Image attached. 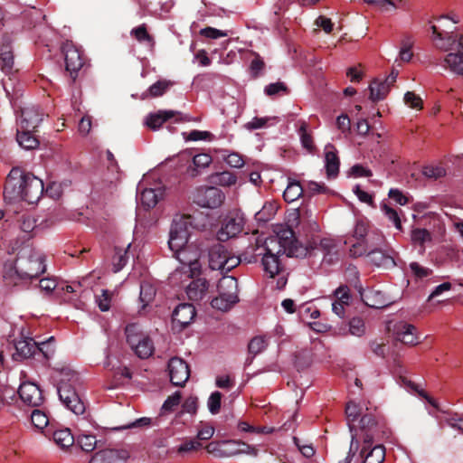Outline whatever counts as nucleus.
<instances>
[{
  "mask_svg": "<svg viewBox=\"0 0 463 463\" xmlns=\"http://www.w3.org/2000/svg\"><path fill=\"white\" fill-rule=\"evenodd\" d=\"M77 444L83 451L90 452L96 448L97 439L93 435L81 434L77 439Z\"/></svg>",
  "mask_w": 463,
  "mask_h": 463,
  "instance_id": "45",
  "label": "nucleus"
},
{
  "mask_svg": "<svg viewBox=\"0 0 463 463\" xmlns=\"http://www.w3.org/2000/svg\"><path fill=\"white\" fill-rule=\"evenodd\" d=\"M348 326L349 333L354 336H362L365 333V325L361 317H353Z\"/></svg>",
  "mask_w": 463,
  "mask_h": 463,
  "instance_id": "50",
  "label": "nucleus"
},
{
  "mask_svg": "<svg viewBox=\"0 0 463 463\" xmlns=\"http://www.w3.org/2000/svg\"><path fill=\"white\" fill-rule=\"evenodd\" d=\"M345 415H346V420H347L348 425L350 427V430L352 431V430H353L352 424L354 421H356V420L358 419V417L360 415V409H359L358 405L353 402H349L345 407Z\"/></svg>",
  "mask_w": 463,
  "mask_h": 463,
  "instance_id": "52",
  "label": "nucleus"
},
{
  "mask_svg": "<svg viewBox=\"0 0 463 463\" xmlns=\"http://www.w3.org/2000/svg\"><path fill=\"white\" fill-rule=\"evenodd\" d=\"M218 292L219 295L211 302L212 307L223 312L228 311L239 302L238 280L234 277L224 276L219 280Z\"/></svg>",
  "mask_w": 463,
  "mask_h": 463,
  "instance_id": "6",
  "label": "nucleus"
},
{
  "mask_svg": "<svg viewBox=\"0 0 463 463\" xmlns=\"http://www.w3.org/2000/svg\"><path fill=\"white\" fill-rule=\"evenodd\" d=\"M279 255H265L261 259L263 269L270 278H274L282 269Z\"/></svg>",
  "mask_w": 463,
  "mask_h": 463,
  "instance_id": "29",
  "label": "nucleus"
},
{
  "mask_svg": "<svg viewBox=\"0 0 463 463\" xmlns=\"http://www.w3.org/2000/svg\"><path fill=\"white\" fill-rule=\"evenodd\" d=\"M410 269L416 279H424L432 274V269L422 267L418 262L410 263Z\"/></svg>",
  "mask_w": 463,
  "mask_h": 463,
  "instance_id": "63",
  "label": "nucleus"
},
{
  "mask_svg": "<svg viewBox=\"0 0 463 463\" xmlns=\"http://www.w3.org/2000/svg\"><path fill=\"white\" fill-rule=\"evenodd\" d=\"M181 398V392H175L172 395L168 396V398L163 403L161 410L164 412L173 411L179 405Z\"/></svg>",
  "mask_w": 463,
  "mask_h": 463,
  "instance_id": "56",
  "label": "nucleus"
},
{
  "mask_svg": "<svg viewBox=\"0 0 463 463\" xmlns=\"http://www.w3.org/2000/svg\"><path fill=\"white\" fill-rule=\"evenodd\" d=\"M244 227V219L238 213H229L222 221L216 238L218 241H226L240 234Z\"/></svg>",
  "mask_w": 463,
  "mask_h": 463,
  "instance_id": "10",
  "label": "nucleus"
},
{
  "mask_svg": "<svg viewBox=\"0 0 463 463\" xmlns=\"http://www.w3.org/2000/svg\"><path fill=\"white\" fill-rule=\"evenodd\" d=\"M303 192V187L299 182L291 181L288 183L287 188L285 189L283 197L285 201L292 203L298 200L302 195Z\"/></svg>",
  "mask_w": 463,
  "mask_h": 463,
  "instance_id": "36",
  "label": "nucleus"
},
{
  "mask_svg": "<svg viewBox=\"0 0 463 463\" xmlns=\"http://www.w3.org/2000/svg\"><path fill=\"white\" fill-rule=\"evenodd\" d=\"M36 130H24L17 131L16 139L19 145L24 149L31 150L38 147L39 140L33 136Z\"/></svg>",
  "mask_w": 463,
  "mask_h": 463,
  "instance_id": "31",
  "label": "nucleus"
},
{
  "mask_svg": "<svg viewBox=\"0 0 463 463\" xmlns=\"http://www.w3.org/2000/svg\"><path fill=\"white\" fill-rule=\"evenodd\" d=\"M193 216L190 214L176 215L171 223L168 246L170 250L180 249L189 243L190 230L193 228Z\"/></svg>",
  "mask_w": 463,
  "mask_h": 463,
  "instance_id": "7",
  "label": "nucleus"
},
{
  "mask_svg": "<svg viewBox=\"0 0 463 463\" xmlns=\"http://www.w3.org/2000/svg\"><path fill=\"white\" fill-rule=\"evenodd\" d=\"M208 288V281L205 279L198 278L192 280L186 288V294L189 299L197 301L203 298Z\"/></svg>",
  "mask_w": 463,
  "mask_h": 463,
  "instance_id": "24",
  "label": "nucleus"
},
{
  "mask_svg": "<svg viewBox=\"0 0 463 463\" xmlns=\"http://www.w3.org/2000/svg\"><path fill=\"white\" fill-rule=\"evenodd\" d=\"M44 113L37 106H29L21 109V129L36 130L43 121Z\"/></svg>",
  "mask_w": 463,
  "mask_h": 463,
  "instance_id": "16",
  "label": "nucleus"
},
{
  "mask_svg": "<svg viewBox=\"0 0 463 463\" xmlns=\"http://www.w3.org/2000/svg\"><path fill=\"white\" fill-rule=\"evenodd\" d=\"M211 178L212 183L222 186H231L237 181V176L229 171L216 173L213 175Z\"/></svg>",
  "mask_w": 463,
  "mask_h": 463,
  "instance_id": "37",
  "label": "nucleus"
},
{
  "mask_svg": "<svg viewBox=\"0 0 463 463\" xmlns=\"http://www.w3.org/2000/svg\"><path fill=\"white\" fill-rule=\"evenodd\" d=\"M306 247L308 249L307 254H311L315 250H319L324 256V261L327 264H334L339 260L337 244L333 239L323 238L318 243L314 241L309 247Z\"/></svg>",
  "mask_w": 463,
  "mask_h": 463,
  "instance_id": "15",
  "label": "nucleus"
},
{
  "mask_svg": "<svg viewBox=\"0 0 463 463\" xmlns=\"http://www.w3.org/2000/svg\"><path fill=\"white\" fill-rule=\"evenodd\" d=\"M334 297L336 300L349 306L352 301V296L350 293V288L346 285L339 286L334 291Z\"/></svg>",
  "mask_w": 463,
  "mask_h": 463,
  "instance_id": "55",
  "label": "nucleus"
},
{
  "mask_svg": "<svg viewBox=\"0 0 463 463\" xmlns=\"http://www.w3.org/2000/svg\"><path fill=\"white\" fill-rule=\"evenodd\" d=\"M168 371L170 381L175 386H184L190 376L187 363L179 357H173L169 360Z\"/></svg>",
  "mask_w": 463,
  "mask_h": 463,
  "instance_id": "14",
  "label": "nucleus"
},
{
  "mask_svg": "<svg viewBox=\"0 0 463 463\" xmlns=\"http://www.w3.org/2000/svg\"><path fill=\"white\" fill-rule=\"evenodd\" d=\"M130 244H128L127 248H128ZM128 260V249L124 250L119 247H115L114 255L112 257L113 271L118 272L119 270H121L127 264Z\"/></svg>",
  "mask_w": 463,
  "mask_h": 463,
  "instance_id": "35",
  "label": "nucleus"
},
{
  "mask_svg": "<svg viewBox=\"0 0 463 463\" xmlns=\"http://www.w3.org/2000/svg\"><path fill=\"white\" fill-rule=\"evenodd\" d=\"M156 292L155 287L150 283H142L140 285L139 299L143 303V308L154 300Z\"/></svg>",
  "mask_w": 463,
  "mask_h": 463,
  "instance_id": "41",
  "label": "nucleus"
},
{
  "mask_svg": "<svg viewBox=\"0 0 463 463\" xmlns=\"http://www.w3.org/2000/svg\"><path fill=\"white\" fill-rule=\"evenodd\" d=\"M431 30L436 39L443 42L441 43H437L439 48H449L454 51L446 55L441 65L449 68L452 72L463 76V36L455 39L449 35V32L445 33L439 32L437 25H432Z\"/></svg>",
  "mask_w": 463,
  "mask_h": 463,
  "instance_id": "5",
  "label": "nucleus"
},
{
  "mask_svg": "<svg viewBox=\"0 0 463 463\" xmlns=\"http://www.w3.org/2000/svg\"><path fill=\"white\" fill-rule=\"evenodd\" d=\"M173 82L168 80H160L152 84L146 91L141 95L142 99L158 98L163 96L167 90L173 86Z\"/></svg>",
  "mask_w": 463,
  "mask_h": 463,
  "instance_id": "26",
  "label": "nucleus"
},
{
  "mask_svg": "<svg viewBox=\"0 0 463 463\" xmlns=\"http://www.w3.org/2000/svg\"><path fill=\"white\" fill-rule=\"evenodd\" d=\"M130 34L139 43H146L150 46H153L155 43L154 38L148 33L145 24L133 28Z\"/></svg>",
  "mask_w": 463,
  "mask_h": 463,
  "instance_id": "38",
  "label": "nucleus"
},
{
  "mask_svg": "<svg viewBox=\"0 0 463 463\" xmlns=\"http://www.w3.org/2000/svg\"><path fill=\"white\" fill-rule=\"evenodd\" d=\"M238 454H248L251 456H257L258 449L242 441H222V457H232Z\"/></svg>",
  "mask_w": 463,
  "mask_h": 463,
  "instance_id": "20",
  "label": "nucleus"
},
{
  "mask_svg": "<svg viewBox=\"0 0 463 463\" xmlns=\"http://www.w3.org/2000/svg\"><path fill=\"white\" fill-rule=\"evenodd\" d=\"M53 341L54 337L51 336L47 341L38 343L37 354H42L46 360L50 359L54 354Z\"/></svg>",
  "mask_w": 463,
  "mask_h": 463,
  "instance_id": "47",
  "label": "nucleus"
},
{
  "mask_svg": "<svg viewBox=\"0 0 463 463\" xmlns=\"http://www.w3.org/2000/svg\"><path fill=\"white\" fill-rule=\"evenodd\" d=\"M308 249L303 246L296 238L294 231L289 227L281 226L276 231V235L266 239L264 242L265 255L286 254L287 257H306Z\"/></svg>",
  "mask_w": 463,
  "mask_h": 463,
  "instance_id": "2",
  "label": "nucleus"
},
{
  "mask_svg": "<svg viewBox=\"0 0 463 463\" xmlns=\"http://www.w3.org/2000/svg\"><path fill=\"white\" fill-rule=\"evenodd\" d=\"M125 334L127 342L133 350L140 342L146 339L148 335L145 334L138 324H129L126 326Z\"/></svg>",
  "mask_w": 463,
  "mask_h": 463,
  "instance_id": "25",
  "label": "nucleus"
},
{
  "mask_svg": "<svg viewBox=\"0 0 463 463\" xmlns=\"http://www.w3.org/2000/svg\"><path fill=\"white\" fill-rule=\"evenodd\" d=\"M243 259L241 257L237 256H231L229 253L226 256L225 263L223 265V273H228L232 269H233L235 267H237L242 260L247 261L248 263H250L253 261L252 259H254L253 256L250 258H248L246 254H243Z\"/></svg>",
  "mask_w": 463,
  "mask_h": 463,
  "instance_id": "43",
  "label": "nucleus"
},
{
  "mask_svg": "<svg viewBox=\"0 0 463 463\" xmlns=\"http://www.w3.org/2000/svg\"><path fill=\"white\" fill-rule=\"evenodd\" d=\"M128 457V454L126 450L108 449L95 453L90 463H121Z\"/></svg>",
  "mask_w": 463,
  "mask_h": 463,
  "instance_id": "21",
  "label": "nucleus"
},
{
  "mask_svg": "<svg viewBox=\"0 0 463 463\" xmlns=\"http://www.w3.org/2000/svg\"><path fill=\"white\" fill-rule=\"evenodd\" d=\"M222 394L220 392H213L207 402V406L212 414L220 412Z\"/></svg>",
  "mask_w": 463,
  "mask_h": 463,
  "instance_id": "54",
  "label": "nucleus"
},
{
  "mask_svg": "<svg viewBox=\"0 0 463 463\" xmlns=\"http://www.w3.org/2000/svg\"><path fill=\"white\" fill-rule=\"evenodd\" d=\"M203 448V444L195 439H188L184 441L177 449L179 453H186L191 451H197L198 449Z\"/></svg>",
  "mask_w": 463,
  "mask_h": 463,
  "instance_id": "62",
  "label": "nucleus"
},
{
  "mask_svg": "<svg viewBox=\"0 0 463 463\" xmlns=\"http://www.w3.org/2000/svg\"><path fill=\"white\" fill-rule=\"evenodd\" d=\"M44 260V256L39 251L24 247L17 254L14 272L22 281L36 279L46 270Z\"/></svg>",
  "mask_w": 463,
  "mask_h": 463,
  "instance_id": "3",
  "label": "nucleus"
},
{
  "mask_svg": "<svg viewBox=\"0 0 463 463\" xmlns=\"http://www.w3.org/2000/svg\"><path fill=\"white\" fill-rule=\"evenodd\" d=\"M196 315L194 307L192 304H179L172 314V321L174 325L179 326V330H183L188 326Z\"/></svg>",
  "mask_w": 463,
  "mask_h": 463,
  "instance_id": "19",
  "label": "nucleus"
},
{
  "mask_svg": "<svg viewBox=\"0 0 463 463\" xmlns=\"http://www.w3.org/2000/svg\"><path fill=\"white\" fill-rule=\"evenodd\" d=\"M212 161L213 158L209 154L202 153L195 155L193 157L194 167H190L188 172L192 176H196L199 175V169L209 166Z\"/></svg>",
  "mask_w": 463,
  "mask_h": 463,
  "instance_id": "34",
  "label": "nucleus"
},
{
  "mask_svg": "<svg viewBox=\"0 0 463 463\" xmlns=\"http://www.w3.org/2000/svg\"><path fill=\"white\" fill-rule=\"evenodd\" d=\"M422 173L426 177L437 180L446 175V170L442 165H428Z\"/></svg>",
  "mask_w": 463,
  "mask_h": 463,
  "instance_id": "57",
  "label": "nucleus"
},
{
  "mask_svg": "<svg viewBox=\"0 0 463 463\" xmlns=\"http://www.w3.org/2000/svg\"><path fill=\"white\" fill-rule=\"evenodd\" d=\"M154 344L149 336H147L144 341L140 342V345H137L133 350L136 354L141 358L146 359L152 355L154 352Z\"/></svg>",
  "mask_w": 463,
  "mask_h": 463,
  "instance_id": "39",
  "label": "nucleus"
},
{
  "mask_svg": "<svg viewBox=\"0 0 463 463\" xmlns=\"http://www.w3.org/2000/svg\"><path fill=\"white\" fill-rule=\"evenodd\" d=\"M225 200L224 193L214 186L199 188L194 196V203L203 208H219Z\"/></svg>",
  "mask_w": 463,
  "mask_h": 463,
  "instance_id": "9",
  "label": "nucleus"
},
{
  "mask_svg": "<svg viewBox=\"0 0 463 463\" xmlns=\"http://www.w3.org/2000/svg\"><path fill=\"white\" fill-rule=\"evenodd\" d=\"M96 301L101 311H108L110 307L111 293L108 289H102L101 294L97 296Z\"/></svg>",
  "mask_w": 463,
  "mask_h": 463,
  "instance_id": "61",
  "label": "nucleus"
},
{
  "mask_svg": "<svg viewBox=\"0 0 463 463\" xmlns=\"http://www.w3.org/2000/svg\"><path fill=\"white\" fill-rule=\"evenodd\" d=\"M18 394L23 402L31 407H39L44 402L41 388L31 382L21 383L18 389Z\"/></svg>",
  "mask_w": 463,
  "mask_h": 463,
  "instance_id": "13",
  "label": "nucleus"
},
{
  "mask_svg": "<svg viewBox=\"0 0 463 463\" xmlns=\"http://www.w3.org/2000/svg\"><path fill=\"white\" fill-rule=\"evenodd\" d=\"M366 298V305L373 308H383L390 304V301L385 297V294L380 290L372 289L368 292Z\"/></svg>",
  "mask_w": 463,
  "mask_h": 463,
  "instance_id": "33",
  "label": "nucleus"
},
{
  "mask_svg": "<svg viewBox=\"0 0 463 463\" xmlns=\"http://www.w3.org/2000/svg\"><path fill=\"white\" fill-rule=\"evenodd\" d=\"M370 248L369 241H357L351 246L349 252L352 257L356 258L367 253Z\"/></svg>",
  "mask_w": 463,
  "mask_h": 463,
  "instance_id": "58",
  "label": "nucleus"
},
{
  "mask_svg": "<svg viewBox=\"0 0 463 463\" xmlns=\"http://www.w3.org/2000/svg\"><path fill=\"white\" fill-rule=\"evenodd\" d=\"M276 206L272 203H267L262 209L255 214V218L259 222H268L275 213Z\"/></svg>",
  "mask_w": 463,
  "mask_h": 463,
  "instance_id": "48",
  "label": "nucleus"
},
{
  "mask_svg": "<svg viewBox=\"0 0 463 463\" xmlns=\"http://www.w3.org/2000/svg\"><path fill=\"white\" fill-rule=\"evenodd\" d=\"M369 90L370 99L373 102H377L385 99V97L390 91V87L383 80L380 81L378 79H375L371 82L369 86Z\"/></svg>",
  "mask_w": 463,
  "mask_h": 463,
  "instance_id": "28",
  "label": "nucleus"
},
{
  "mask_svg": "<svg viewBox=\"0 0 463 463\" xmlns=\"http://www.w3.org/2000/svg\"><path fill=\"white\" fill-rule=\"evenodd\" d=\"M264 92L268 96H275L280 93L288 94L289 90L285 83L279 81L275 83H269V85H267L264 89Z\"/></svg>",
  "mask_w": 463,
  "mask_h": 463,
  "instance_id": "53",
  "label": "nucleus"
},
{
  "mask_svg": "<svg viewBox=\"0 0 463 463\" xmlns=\"http://www.w3.org/2000/svg\"><path fill=\"white\" fill-rule=\"evenodd\" d=\"M396 339L405 345H416L419 342L417 328L411 324L401 322L395 326Z\"/></svg>",
  "mask_w": 463,
  "mask_h": 463,
  "instance_id": "23",
  "label": "nucleus"
},
{
  "mask_svg": "<svg viewBox=\"0 0 463 463\" xmlns=\"http://www.w3.org/2000/svg\"><path fill=\"white\" fill-rule=\"evenodd\" d=\"M203 249L208 250L209 267L213 270H220L223 273V265L228 254V250L220 242H214L211 246H203Z\"/></svg>",
  "mask_w": 463,
  "mask_h": 463,
  "instance_id": "17",
  "label": "nucleus"
},
{
  "mask_svg": "<svg viewBox=\"0 0 463 463\" xmlns=\"http://www.w3.org/2000/svg\"><path fill=\"white\" fill-rule=\"evenodd\" d=\"M404 102L406 105H408L410 108L414 109H421L423 108V102L422 99L419 95H416L412 91H407L404 94Z\"/></svg>",
  "mask_w": 463,
  "mask_h": 463,
  "instance_id": "59",
  "label": "nucleus"
},
{
  "mask_svg": "<svg viewBox=\"0 0 463 463\" xmlns=\"http://www.w3.org/2000/svg\"><path fill=\"white\" fill-rule=\"evenodd\" d=\"M359 425L362 431L364 432V438L368 434H373L374 441L379 432V426L375 416L371 412L364 413L360 419Z\"/></svg>",
  "mask_w": 463,
  "mask_h": 463,
  "instance_id": "27",
  "label": "nucleus"
},
{
  "mask_svg": "<svg viewBox=\"0 0 463 463\" xmlns=\"http://www.w3.org/2000/svg\"><path fill=\"white\" fill-rule=\"evenodd\" d=\"M255 58L250 64V72L252 79H257L262 74L265 68V62L258 53H254Z\"/></svg>",
  "mask_w": 463,
  "mask_h": 463,
  "instance_id": "49",
  "label": "nucleus"
},
{
  "mask_svg": "<svg viewBox=\"0 0 463 463\" xmlns=\"http://www.w3.org/2000/svg\"><path fill=\"white\" fill-rule=\"evenodd\" d=\"M140 202L141 204L147 210L154 208L158 202V194H156V190L152 188H146L140 194Z\"/></svg>",
  "mask_w": 463,
  "mask_h": 463,
  "instance_id": "40",
  "label": "nucleus"
},
{
  "mask_svg": "<svg viewBox=\"0 0 463 463\" xmlns=\"http://www.w3.org/2000/svg\"><path fill=\"white\" fill-rule=\"evenodd\" d=\"M52 439L61 449H68L74 444V437L69 429L57 430L52 432Z\"/></svg>",
  "mask_w": 463,
  "mask_h": 463,
  "instance_id": "32",
  "label": "nucleus"
},
{
  "mask_svg": "<svg viewBox=\"0 0 463 463\" xmlns=\"http://www.w3.org/2000/svg\"><path fill=\"white\" fill-rule=\"evenodd\" d=\"M193 245L188 244L186 246H183L179 250H171L174 256L182 263L184 266L188 267L189 272L192 275L194 274V271L199 268V260L202 257V254L205 252V250L203 249V244L201 243L195 250H192Z\"/></svg>",
  "mask_w": 463,
  "mask_h": 463,
  "instance_id": "11",
  "label": "nucleus"
},
{
  "mask_svg": "<svg viewBox=\"0 0 463 463\" xmlns=\"http://www.w3.org/2000/svg\"><path fill=\"white\" fill-rule=\"evenodd\" d=\"M60 376L58 394L61 402L73 413L83 414L85 404L75 388V384L79 381V373L69 367H62L60 370Z\"/></svg>",
  "mask_w": 463,
  "mask_h": 463,
  "instance_id": "4",
  "label": "nucleus"
},
{
  "mask_svg": "<svg viewBox=\"0 0 463 463\" xmlns=\"http://www.w3.org/2000/svg\"><path fill=\"white\" fill-rule=\"evenodd\" d=\"M267 345L268 343L264 337L255 336L250 341L248 345V350L250 354L257 355L265 350Z\"/></svg>",
  "mask_w": 463,
  "mask_h": 463,
  "instance_id": "46",
  "label": "nucleus"
},
{
  "mask_svg": "<svg viewBox=\"0 0 463 463\" xmlns=\"http://www.w3.org/2000/svg\"><path fill=\"white\" fill-rule=\"evenodd\" d=\"M307 123L306 121H301L298 133L303 147H305L309 152H312L315 148V146L311 134L307 132Z\"/></svg>",
  "mask_w": 463,
  "mask_h": 463,
  "instance_id": "42",
  "label": "nucleus"
},
{
  "mask_svg": "<svg viewBox=\"0 0 463 463\" xmlns=\"http://www.w3.org/2000/svg\"><path fill=\"white\" fill-rule=\"evenodd\" d=\"M43 190L42 179L20 167H13L5 180L4 198L10 203L20 201L35 203L42 197Z\"/></svg>",
  "mask_w": 463,
  "mask_h": 463,
  "instance_id": "1",
  "label": "nucleus"
},
{
  "mask_svg": "<svg viewBox=\"0 0 463 463\" xmlns=\"http://www.w3.org/2000/svg\"><path fill=\"white\" fill-rule=\"evenodd\" d=\"M20 230L24 232H31L35 227V221L28 214L21 215L17 220Z\"/></svg>",
  "mask_w": 463,
  "mask_h": 463,
  "instance_id": "64",
  "label": "nucleus"
},
{
  "mask_svg": "<svg viewBox=\"0 0 463 463\" xmlns=\"http://www.w3.org/2000/svg\"><path fill=\"white\" fill-rule=\"evenodd\" d=\"M382 210L385 216L393 222L395 228L402 231V222L397 211L387 204H383Z\"/></svg>",
  "mask_w": 463,
  "mask_h": 463,
  "instance_id": "60",
  "label": "nucleus"
},
{
  "mask_svg": "<svg viewBox=\"0 0 463 463\" xmlns=\"http://www.w3.org/2000/svg\"><path fill=\"white\" fill-rule=\"evenodd\" d=\"M326 171L328 178H335L339 173L340 161L336 151L326 150L325 154Z\"/></svg>",
  "mask_w": 463,
  "mask_h": 463,
  "instance_id": "30",
  "label": "nucleus"
},
{
  "mask_svg": "<svg viewBox=\"0 0 463 463\" xmlns=\"http://www.w3.org/2000/svg\"><path fill=\"white\" fill-rule=\"evenodd\" d=\"M64 55L65 69L70 73L72 81L78 77V72L85 63L83 52L71 41H66L61 45Z\"/></svg>",
  "mask_w": 463,
  "mask_h": 463,
  "instance_id": "8",
  "label": "nucleus"
},
{
  "mask_svg": "<svg viewBox=\"0 0 463 463\" xmlns=\"http://www.w3.org/2000/svg\"><path fill=\"white\" fill-rule=\"evenodd\" d=\"M33 425L38 430H43L49 423L47 415L39 409H34L31 414Z\"/></svg>",
  "mask_w": 463,
  "mask_h": 463,
  "instance_id": "44",
  "label": "nucleus"
},
{
  "mask_svg": "<svg viewBox=\"0 0 463 463\" xmlns=\"http://www.w3.org/2000/svg\"><path fill=\"white\" fill-rule=\"evenodd\" d=\"M373 435L364 438V445L360 453L362 463H383L385 458V449L381 444L373 445Z\"/></svg>",
  "mask_w": 463,
  "mask_h": 463,
  "instance_id": "12",
  "label": "nucleus"
},
{
  "mask_svg": "<svg viewBox=\"0 0 463 463\" xmlns=\"http://www.w3.org/2000/svg\"><path fill=\"white\" fill-rule=\"evenodd\" d=\"M14 359H26L37 355L38 343L33 338H23L14 343Z\"/></svg>",
  "mask_w": 463,
  "mask_h": 463,
  "instance_id": "22",
  "label": "nucleus"
},
{
  "mask_svg": "<svg viewBox=\"0 0 463 463\" xmlns=\"http://www.w3.org/2000/svg\"><path fill=\"white\" fill-rule=\"evenodd\" d=\"M175 118V122L188 121L187 116L174 110H159L156 113L150 114L146 121V126L153 129H158L165 121Z\"/></svg>",
  "mask_w": 463,
  "mask_h": 463,
  "instance_id": "18",
  "label": "nucleus"
},
{
  "mask_svg": "<svg viewBox=\"0 0 463 463\" xmlns=\"http://www.w3.org/2000/svg\"><path fill=\"white\" fill-rule=\"evenodd\" d=\"M367 257L369 261L373 263L376 266H381L384 263L387 256L378 248H373V245L371 244V248L367 252Z\"/></svg>",
  "mask_w": 463,
  "mask_h": 463,
  "instance_id": "51",
  "label": "nucleus"
}]
</instances>
